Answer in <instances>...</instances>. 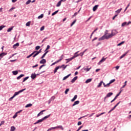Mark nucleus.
Masks as SVG:
<instances>
[{"instance_id":"nucleus-1","label":"nucleus","mask_w":131,"mask_h":131,"mask_svg":"<svg viewBox=\"0 0 131 131\" xmlns=\"http://www.w3.org/2000/svg\"><path fill=\"white\" fill-rule=\"evenodd\" d=\"M109 33H108V30H106L104 35L102 36L101 37L99 38L98 39V40H104V39H109V38H111V37H109Z\"/></svg>"},{"instance_id":"nucleus-2","label":"nucleus","mask_w":131,"mask_h":131,"mask_svg":"<svg viewBox=\"0 0 131 131\" xmlns=\"http://www.w3.org/2000/svg\"><path fill=\"white\" fill-rule=\"evenodd\" d=\"M118 32L117 31H116V30H113L112 31V33L111 34H109V36L108 37H111L112 38L113 37V36H114V35H116V34H117Z\"/></svg>"},{"instance_id":"nucleus-3","label":"nucleus","mask_w":131,"mask_h":131,"mask_svg":"<svg viewBox=\"0 0 131 131\" xmlns=\"http://www.w3.org/2000/svg\"><path fill=\"white\" fill-rule=\"evenodd\" d=\"M26 89H24L19 91L18 92H15L13 95L14 97H16V96H18V95H19V94H20V93H22L23 92H24V91H26Z\"/></svg>"},{"instance_id":"nucleus-4","label":"nucleus","mask_w":131,"mask_h":131,"mask_svg":"<svg viewBox=\"0 0 131 131\" xmlns=\"http://www.w3.org/2000/svg\"><path fill=\"white\" fill-rule=\"evenodd\" d=\"M64 66H65V64H62L61 66L57 67L54 70V73H56L59 68H62V67H64Z\"/></svg>"},{"instance_id":"nucleus-5","label":"nucleus","mask_w":131,"mask_h":131,"mask_svg":"<svg viewBox=\"0 0 131 131\" xmlns=\"http://www.w3.org/2000/svg\"><path fill=\"white\" fill-rule=\"evenodd\" d=\"M112 95H113V93H112V92H110V93H108L106 95V96L104 97V100H106V98H110V97L111 96H112Z\"/></svg>"},{"instance_id":"nucleus-6","label":"nucleus","mask_w":131,"mask_h":131,"mask_svg":"<svg viewBox=\"0 0 131 131\" xmlns=\"http://www.w3.org/2000/svg\"><path fill=\"white\" fill-rule=\"evenodd\" d=\"M78 53H79V51H77V52H76L74 54V56L73 57H72V58L73 59H74L75 58H76L77 57H78V56H79V54H78Z\"/></svg>"},{"instance_id":"nucleus-7","label":"nucleus","mask_w":131,"mask_h":131,"mask_svg":"<svg viewBox=\"0 0 131 131\" xmlns=\"http://www.w3.org/2000/svg\"><path fill=\"white\" fill-rule=\"evenodd\" d=\"M47 63V60L45 59H42L40 61V64H46Z\"/></svg>"},{"instance_id":"nucleus-8","label":"nucleus","mask_w":131,"mask_h":131,"mask_svg":"<svg viewBox=\"0 0 131 131\" xmlns=\"http://www.w3.org/2000/svg\"><path fill=\"white\" fill-rule=\"evenodd\" d=\"M35 53H36V51H34L32 54H31L30 55L28 56L27 57V59H29V58H30V57H32V56H33V55H34V54H35Z\"/></svg>"},{"instance_id":"nucleus-9","label":"nucleus","mask_w":131,"mask_h":131,"mask_svg":"<svg viewBox=\"0 0 131 131\" xmlns=\"http://www.w3.org/2000/svg\"><path fill=\"white\" fill-rule=\"evenodd\" d=\"M89 66H88L86 67L87 68H84V71H86V72H88V71H90V70H91V69H92V67H90L89 68Z\"/></svg>"},{"instance_id":"nucleus-10","label":"nucleus","mask_w":131,"mask_h":131,"mask_svg":"<svg viewBox=\"0 0 131 131\" xmlns=\"http://www.w3.org/2000/svg\"><path fill=\"white\" fill-rule=\"evenodd\" d=\"M77 78H78V77L77 76L74 77V78L73 79H72L71 82L72 83H73L74 82H75V81L77 80Z\"/></svg>"},{"instance_id":"nucleus-11","label":"nucleus","mask_w":131,"mask_h":131,"mask_svg":"<svg viewBox=\"0 0 131 131\" xmlns=\"http://www.w3.org/2000/svg\"><path fill=\"white\" fill-rule=\"evenodd\" d=\"M99 7V5H95L93 8V12H96L97 11V9H98V7Z\"/></svg>"},{"instance_id":"nucleus-12","label":"nucleus","mask_w":131,"mask_h":131,"mask_svg":"<svg viewBox=\"0 0 131 131\" xmlns=\"http://www.w3.org/2000/svg\"><path fill=\"white\" fill-rule=\"evenodd\" d=\"M106 59H107V58H104V57H103L101 59V60L99 62L98 64L100 65L101 63H102V62H104V61H105Z\"/></svg>"},{"instance_id":"nucleus-13","label":"nucleus","mask_w":131,"mask_h":131,"mask_svg":"<svg viewBox=\"0 0 131 131\" xmlns=\"http://www.w3.org/2000/svg\"><path fill=\"white\" fill-rule=\"evenodd\" d=\"M43 120V118H42L40 120H38L37 121H36L35 123H34V124H37V123H39V122H42Z\"/></svg>"},{"instance_id":"nucleus-14","label":"nucleus","mask_w":131,"mask_h":131,"mask_svg":"<svg viewBox=\"0 0 131 131\" xmlns=\"http://www.w3.org/2000/svg\"><path fill=\"white\" fill-rule=\"evenodd\" d=\"M56 128H60L62 130H64V128L63 127V126L62 125L57 126L55 127V129Z\"/></svg>"},{"instance_id":"nucleus-15","label":"nucleus","mask_w":131,"mask_h":131,"mask_svg":"<svg viewBox=\"0 0 131 131\" xmlns=\"http://www.w3.org/2000/svg\"><path fill=\"white\" fill-rule=\"evenodd\" d=\"M19 47V43H16L13 46V49H17Z\"/></svg>"},{"instance_id":"nucleus-16","label":"nucleus","mask_w":131,"mask_h":131,"mask_svg":"<svg viewBox=\"0 0 131 131\" xmlns=\"http://www.w3.org/2000/svg\"><path fill=\"white\" fill-rule=\"evenodd\" d=\"M31 77L32 79H34L35 78H36V74H32Z\"/></svg>"},{"instance_id":"nucleus-17","label":"nucleus","mask_w":131,"mask_h":131,"mask_svg":"<svg viewBox=\"0 0 131 131\" xmlns=\"http://www.w3.org/2000/svg\"><path fill=\"white\" fill-rule=\"evenodd\" d=\"M71 76V74H69L67 76L64 77L62 80H66V79H67V78H68V77H69V76Z\"/></svg>"},{"instance_id":"nucleus-18","label":"nucleus","mask_w":131,"mask_h":131,"mask_svg":"<svg viewBox=\"0 0 131 131\" xmlns=\"http://www.w3.org/2000/svg\"><path fill=\"white\" fill-rule=\"evenodd\" d=\"M64 58V55H61L60 57V59L56 61L55 63H59V62H60V61H62V59Z\"/></svg>"},{"instance_id":"nucleus-19","label":"nucleus","mask_w":131,"mask_h":131,"mask_svg":"<svg viewBox=\"0 0 131 131\" xmlns=\"http://www.w3.org/2000/svg\"><path fill=\"white\" fill-rule=\"evenodd\" d=\"M46 112V110H42V111H41L39 114H38L37 116H40V115H42V114H43V112Z\"/></svg>"},{"instance_id":"nucleus-20","label":"nucleus","mask_w":131,"mask_h":131,"mask_svg":"<svg viewBox=\"0 0 131 131\" xmlns=\"http://www.w3.org/2000/svg\"><path fill=\"white\" fill-rule=\"evenodd\" d=\"M72 60H73V58L72 57H71V58L66 59V61H67L66 63H69V62H70V61H72Z\"/></svg>"},{"instance_id":"nucleus-21","label":"nucleus","mask_w":131,"mask_h":131,"mask_svg":"<svg viewBox=\"0 0 131 131\" xmlns=\"http://www.w3.org/2000/svg\"><path fill=\"white\" fill-rule=\"evenodd\" d=\"M76 99H77V95H76L74 96V98L72 99H71V101L74 102L76 100Z\"/></svg>"},{"instance_id":"nucleus-22","label":"nucleus","mask_w":131,"mask_h":131,"mask_svg":"<svg viewBox=\"0 0 131 131\" xmlns=\"http://www.w3.org/2000/svg\"><path fill=\"white\" fill-rule=\"evenodd\" d=\"M88 49H85L83 52H81L80 53V56H81V57H82V56H83V55H84V53H85V52H86Z\"/></svg>"},{"instance_id":"nucleus-23","label":"nucleus","mask_w":131,"mask_h":131,"mask_svg":"<svg viewBox=\"0 0 131 131\" xmlns=\"http://www.w3.org/2000/svg\"><path fill=\"white\" fill-rule=\"evenodd\" d=\"M48 53H49V51H47L43 54V55L41 57V59H43L44 57H46V55H47V54H48Z\"/></svg>"},{"instance_id":"nucleus-24","label":"nucleus","mask_w":131,"mask_h":131,"mask_svg":"<svg viewBox=\"0 0 131 131\" xmlns=\"http://www.w3.org/2000/svg\"><path fill=\"white\" fill-rule=\"evenodd\" d=\"M6 55H7L6 53H2L0 54V58H3V57H4V56H6Z\"/></svg>"},{"instance_id":"nucleus-25","label":"nucleus","mask_w":131,"mask_h":131,"mask_svg":"<svg viewBox=\"0 0 131 131\" xmlns=\"http://www.w3.org/2000/svg\"><path fill=\"white\" fill-rule=\"evenodd\" d=\"M78 104H79V100L76 101L73 104V106H75V105H78Z\"/></svg>"},{"instance_id":"nucleus-26","label":"nucleus","mask_w":131,"mask_h":131,"mask_svg":"<svg viewBox=\"0 0 131 131\" xmlns=\"http://www.w3.org/2000/svg\"><path fill=\"white\" fill-rule=\"evenodd\" d=\"M13 28H14V27H11V28H9L7 30V32H11V31H12V30H13Z\"/></svg>"},{"instance_id":"nucleus-27","label":"nucleus","mask_w":131,"mask_h":131,"mask_svg":"<svg viewBox=\"0 0 131 131\" xmlns=\"http://www.w3.org/2000/svg\"><path fill=\"white\" fill-rule=\"evenodd\" d=\"M102 83H103V84L104 88H109V86H110L109 85V84H108V83L105 84V83H104V82H103Z\"/></svg>"},{"instance_id":"nucleus-28","label":"nucleus","mask_w":131,"mask_h":131,"mask_svg":"<svg viewBox=\"0 0 131 131\" xmlns=\"http://www.w3.org/2000/svg\"><path fill=\"white\" fill-rule=\"evenodd\" d=\"M16 129V127L15 126H13L11 127L10 131H14Z\"/></svg>"},{"instance_id":"nucleus-29","label":"nucleus","mask_w":131,"mask_h":131,"mask_svg":"<svg viewBox=\"0 0 131 131\" xmlns=\"http://www.w3.org/2000/svg\"><path fill=\"white\" fill-rule=\"evenodd\" d=\"M102 84H103V81H101L98 84L97 87L101 88Z\"/></svg>"},{"instance_id":"nucleus-30","label":"nucleus","mask_w":131,"mask_h":131,"mask_svg":"<svg viewBox=\"0 0 131 131\" xmlns=\"http://www.w3.org/2000/svg\"><path fill=\"white\" fill-rule=\"evenodd\" d=\"M92 80V79H88L85 81V83H89V82H91Z\"/></svg>"},{"instance_id":"nucleus-31","label":"nucleus","mask_w":131,"mask_h":131,"mask_svg":"<svg viewBox=\"0 0 131 131\" xmlns=\"http://www.w3.org/2000/svg\"><path fill=\"white\" fill-rule=\"evenodd\" d=\"M62 2L63 1H61V0L57 3V4L56 5V7H60V6H61V4L62 3Z\"/></svg>"},{"instance_id":"nucleus-32","label":"nucleus","mask_w":131,"mask_h":131,"mask_svg":"<svg viewBox=\"0 0 131 131\" xmlns=\"http://www.w3.org/2000/svg\"><path fill=\"white\" fill-rule=\"evenodd\" d=\"M23 76H24V74H21L17 77V79L19 80L21 77H23Z\"/></svg>"},{"instance_id":"nucleus-33","label":"nucleus","mask_w":131,"mask_h":131,"mask_svg":"<svg viewBox=\"0 0 131 131\" xmlns=\"http://www.w3.org/2000/svg\"><path fill=\"white\" fill-rule=\"evenodd\" d=\"M114 81H115V79H112L111 80L110 82L108 83L109 85L110 86V84H111V83H113V82H114Z\"/></svg>"},{"instance_id":"nucleus-34","label":"nucleus","mask_w":131,"mask_h":131,"mask_svg":"<svg viewBox=\"0 0 131 131\" xmlns=\"http://www.w3.org/2000/svg\"><path fill=\"white\" fill-rule=\"evenodd\" d=\"M31 106H32V104L31 103H29V104H28L26 105V108H28L29 107H31Z\"/></svg>"},{"instance_id":"nucleus-35","label":"nucleus","mask_w":131,"mask_h":131,"mask_svg":"<svg viewBox=\"0 0 131 131\" xmlns=\"http://www.w3.org/2000/svg\"><path fill=\"white\" fill-rule=\"evenodd\" d=\"M12 73L14 75H17L18 74V71H14L12 72Z\"/></svg>"},{"instance_id":"nucleus-36","label":"nucleus","mask_w":131,"mask_h":131,"mask_svg":"<svg viewBox=\"0 0 131 131\" xmlns=\"http://www.w3.org/2000/svg\"><path fill=\"white\" fill-rule=\"evenodd\" d=\"M122 10V8H121L120 9H118V10L116 11V13H117V14H119L120 12Z\"/></svg>"},{"instance_id":"nucleus-37","label":"nucleus","mask_w":131,"mask_h":131,"mask_svg":"<svg viewBox=\"0 0 131 131\" xmlns=\"http://www.w3.org/2000/svg\"><path fill=\"white\" fill-rule=\"evenodd\" d=\"M76 22V19L74 20L73 23L71 24V27H72V26H73V25H74V24H75Z\"/></svg>"},{"instance_id":"nucleus-38","label":"nucleus","mask_w":131,"mask_h":131,"mask_svg":"<svg viewBox=\"0 0 131 131\" xmlns=\"http://www.w3.org/2000/svg\"><path fill=\"white\" fill-rule=\"evenodd\" d=\"M105 112H103V113H101L99 115H97L96 117H100V116H101V115H103V114H105Z\"/></svg>"},{"instance_id":"nucleus-39","label":"nucleus","mask_w":131,"mask_h":131,"mask_svg":"<svg viewBox=\"0 0 131 131\" xmlns=\"http://www.w3.org/2000/svg\"><path fill=\"white\" fill-rule=\"evenodd\" d=\"M127 23H126V21L123 23L121 25V27H123L125 26V25H126Z\"/></svg>"},{"instance_id":"nucleus-40","label":"nucleus","mask_w":131,"mask_h":131,"mask_svg":"<svg viewBox=\"0 0 131 131\" xmlns=\"http://www.w3.org/2000/svg\"><path fill=\"white\" fill-rule=\"evenodd\" d=\"M51 116V115H49L48 116H46L43 118V120H45V119H47V118H49Z\"/></svg>"},{"instance_id":"nucleus-41","label":"nucleus","mask_w":131,"mask_h":131,"mask_svg":"<svg viewBox=\"0 0 131 131\" xmlns=\"http://www.w3.org/2000/svg\"><path fill=\"white\" fill-rule=\"evenodd\" d=\"M52 129H56V127H52L48 129L47 131L52 130Z\"/></svg>"},{"instance_id":"nucleus-42","label":"nucleus","mask_w":131,"mask_h":131,"mask_svg":"<svg viewBox=\"0 0 131 131\" xmlns=\"http://www.w3.org/2000/svg\"><path fill=\"white\" fill-rule=\"evenodd\" d=\"M5 27H6V26H4V25L1 26H0V31H1V30H3V28H5Z\"/></svg>"},{"instance_id":"nucleus-43","label":"nucleus","mask_w":131,"mask_h":131,"mask_svg":"<svg viewBox=\"0 0 131 131\" xmlns=\"http://www.w3.org/2000/svg\"><path fill=\"white\" fill-rule=\"evenodd\" d=\"M58 12H59V10L56 11L55 12H54L52 14V16H55V15H56V14H57Z\"/></svg>"},{"instance_id":"nucleus-44","label":"nucleus","mask_w":131,"mask_h":131,"mask_svg":"<svg viewBox=\"0 0 131 131\" xmlns=\"http://www.w3.org/2000/svg\"><path fill=\"white\" fill-rule=\"evenodd\" d=\"M29 78V77H26V78H25L23 81V82H24L25 81H26V80H27V79H28Z\"/></svg>"},{"instance_id":"nucleus-45","label":"nucleus","mask_w":131,"mask_h":131,"mask_svg":"<svg viewBox=\"0 0 131 131\" xmlns=\"http://www.w3.org/2000/svg\"><path fill=\"white\" fill-rule=\"evenodd\" d=\"M68 92H69V89H67L66 90L64 93L66 95H67L68 94Z\"/></svg>"},{"instance_id":"nucleus-46","label":"nucleus","mask_w":131,"mask_h":131,"mask_svg":"<svg viewBox=\"0 0 131 131\" xmlns=\"http://www.w3.org/2000/svg\"><path fill=\"white\" fill-rule=\"evenodd\" d=\"M15 9H16V7H13L9 10V12H11V11H13V10H15Z\"/></svg>"},{"instance_id":"nucleus-47","label":"nucleus","mask_w":131,"mask_h":131,"mask_svg":"<svg viewBox=\"0 0 131 131\" xmlns=\"http://www.w3.org/2000/svg\"><path fill=\"white\" fill-rule=\"evenodd\" d=\"M123 43H124V41H122L120 43H118L117 46L118 47H119L120 46H121V45H123Z\"/></svg>"},{"instance_id":"nucleus-48","label":"nucleus","mask_w":131,"mask_h":131,"mask_svg":"<svg viewBox=\"0 0 131 131\" xmlns=\"http://www.w3.org/2000/svg\"><path fill=\"white\" fill-rule=\"evenodd\" d=\"M41 18H43V14H41L40 15H39L38 17V19H40Z\"/></svg>"},{"instance_id":"nucleus-49","label":"nucleus","mask_w":131,"mask_h":131,"mask_svg":"<svg viewBox=\"0 0 131 131\" xmlns=\"http://www.w3.org/2000/svg\"><path fill=\"white\" fill-rule=\"evenodd\" d=\"M30 3H31V0H28L26 3V5H29L30 4Z\"/></svg>"},{"instance_id":"nucleus-50","label":"nucleus","mask_w":131,"mask_h":131,"mask_svg":"<svg viewBox=\"0 0 131 131\" xmlns=\"http://www.w3.org/2000/svg\"><path fill=\"white\" fill-rule=\"evenodd\" d=\"M39 49H40V46H37L35 47V50H39Z\"/></svg>"},{"instance_id":"nucleus-51","label":"nucleus","mask_w":131,"mask_h":131,"mask_svg":"<svg viewBox=\"0 0 131 131\" xmlns=\"http://www.w3.org/2000/svg\"><path fill=\"white\" fill-rule=\"evenodd\" d=\"M126 82H127V81H126L124 82V85L122 86V89H123V88H125V86H126Z\"/></svg>"},{"instance_id":"nucleus-52","label":"nucleus","mask_w":131,"mask_h":131,"mask_svg":"<svg viewBox=\"0 0 131 131\" xmlns=\"http://www.w3.org/2000/svg\"><path fill=\"white\" fill-rule=\"evenodd\" d=\"M130 5V3H129L128 4V5L127 6V7H126V8H125V9L124 10V12H125V11H126L127 10V8H128V7H129Z\"/></svg>"},{"instance_id":"nucleus-53","label":"nucleus","mask_w":131,"mask_h":131,"mask_svg":"<svg viewBox=\"0 0 131 131\" xmlns=\"http://www.w3.org/2000/svg\"><path fill=\"white\" fill-rule=\"evenodd\" d=\"M50 48H51V46H50V45H48L46 49L45 50V51H48V50L50 49Z\"/></svg>"},{"instance_id":"nucleus-54","label":"nucleus","mask_w":131,"mask_h":131,"mask_svg":"<svg viewBox=\"0 0 131 131\" xmlns=\"http://www.w3.org/2000/svg\"><path fill=\"white\" fill-rule=\"evenodd\" d=\"M125 55H126V53L123 54L121 56H120V59H122V58H123Z\"/></svg>"},{"instance_id":"nucleus-55","label":"nucleus","mask_w":131,"mask_h":131,"mask_svg":"<svg viewBox=\"0 0 131 131\" xmlns=\"http://www.w3.org/2000/svg\"><path fill=\"white\" fill-rule=\"evenodd\" d=\"M26 26H30V21H28L26 24Z\"/></svg>"},{"instance_id":"nucleus-56","label":"nucleus","mask_w":131,"mask_h":131,"mask_svg":"<svg viewBox=\"0 0 131 131\" xmlns=\"http://www.w3.org/2000/svg\"><path fill=\"white\" fill-rule=\"evenodd\" d=\"M45 30V26H42L40 29V31H42V30Z\"/></svg>"},{"instance_id":"nucleus-57","label":"nucleus","mask_w":131,"mask_h":131,"mask_svg":"<svg viewBox=\"0 0 131 131\" xmlns=\"http://www.w3.org/2000/svg\"><path fill=\"white\" fill-rule=\"evenodd\" d=\"M37 55H38V53H37V52H36V53L33 56V58H35V57H36Z\"/></svg>"},{"instance_id":"nucleus-58","label":"nucleus","mask_w":131,"mask_h":131,"mask_svg":"<svg viewBox=\"0 0 131 131\" xmlns=\"http://www.w3.org/2000/svg\"><path fill=\"white\" fill-rule=\"evenodd\" d=\"M18 114H17V113H15V115L13 116V118L15 119L16 118V117H17V116Z\"/></svg>"},{"instance_id":"nucleus-59","label":"nucleus","mask_w":131,"mask_h":131,"mask_svg":"<svg viewBox=\"0 0 131 131\" xmlns=\"http://www.w3.org/2000/svg\"><path fill=\"white\" fill-rule=\"evenodd\" d=\"M3 124H5V121H2L1 122L0 126H1V125H3Z\"/></svg>"},{"instance_id":"nucleus-60","label":"nucleus","mask_w":131,"mask_h":131,"mask_svg":"<svg viewBox=\"0 0 131 131\" xmlns=\"http://www.w3.org/2000/svg\"><path fill=\"white\" fill-rule=\"evenodd\" d=\"M45 66H46V65L45 64L41 65L39 68V70H40V69H41L42 67H45Z\"/></svg>"},{"instance_id":"nucleus-61","label":"nucleus","mask_w":131,"mask_h":131,"mask_svg":"<svg viewBox=\"0 0 131 131\" xmlns=\"http://www.w3.org/2000/svg\"><path fill=\"white\" fill-rule=\"evenodd\" d=\"M37 53L38 54H40V53H41V49H40L39 51H36V53Z\"/></svg>"},{"instance_id":"nucleus-62","label":"nucleus","mask_w":131,"mask_h":131,"mask_svg":"<svg viewBox=\"0 0 131 131\" xmlns=\"http://www.w3.org/2000/svg\"><path fill=\"white\" fill-rule=\"evenodd\" d=\"M54 99H56V97L55 96H52L51 98V100H54Z\"/></svg>"},{"instance_id":"nucleus-63","label":"nucleus","mask_w":131,"mask_h":131,"mask_svg":"<svg viewBox=\"0 0 131 131\" xmlns=\"http://www.w3.org/2000/svg\"><path fill=\"white\" fill-rule=\"evenodd\" d=\"M38 66V64H35V66L32 67V68H35V67H37Z\"/></svg>"},{"instance_id":"nucleus-64","label":"nucleus","mask_w":131,"mask_h":131,"mask_svg":"<svg viewBox=\"0 0 131 131\" xmlns=\"http://www.w3.org/2000/svg\"><path fill=\"white\" fill-rule=\"evenodd\" d=\"M78 125H81V122L79 121L78 122Z\"/></svg>"}]
</instances>
